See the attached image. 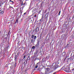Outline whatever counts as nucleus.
Here are the masks:
<instances>
[{
	"mask_svg": "<svg viewBox=\"0 0 74 74\" xmlns=\"http://www.w3.org/2000/svg\"><path fill=\"white\" fill-rule=\"evenodd\" d=\"M22 49H25V48H24V47H22Z\"/></svg>",
	"mask_w": 74,
	"mask_h": 74,
	"instance_id": "393cba45",
	"label": "nucleus"
},
{
	"mask_svg": "<svg viewBox=\"0 0 74 74\" xmlns=\"http://www.w3.org/2000/svg\"><path fill=\"white\" fill-rule=\"evenodd\" d=\"M31 74H32V73H31Z\"/></svg>",
	"mask_w": 74,
	"mask_h": 74,
	"instance_id": "a19ab883",
	"label": "nucleus"
},
{
	"mask_svg": "<svg viewBox=\"0 0 74 74\" xmlns=\"http://www.w3.org/2000/svg\"><path fill=\"white\" fill-rule=\"evenodd\" d=\"M4 13V11L3 10H0V14H3Z\"/></svg>",
	"mask_w": 74,
	"mask_h": 74,
	"instance_id": "7ed1b4c3",
	"label": "nucleus"
},
{
	"mask_svg": "<svg viewBox=\"0 0 74 74\" xmlns=\"http://www.w3.org/2000/svg\"><path fill=\"white\" fill-rule=\"evenodd\" d=\"M26 58V55H25L24 56V58Z\"/></svg>",
	"mask_w": 74,
	"mask_h": 74,
	"instance_id": "b1692460",
	"label": "nucleus"
},
{
	"mask_svg": "<svg viewBox=\"0 0 74 74\" xmlns=\"http://www.w3.org/2000/svg\"><path fill=\"white\" fill-rule=\"evenodd\" d=\"M32 49H34V48H35V46H33L32 47Z\"/></svg>",
	"mask_w": 74,
	"mask_h": 74,
	"instance_id": "2eb2a0df",
	"label": "nucleus"
},
{
	"mask_svg": "<svg viewBox=\"0 0 74 74\" xmlns=\"http://www.w3.org/2000/svg\"><path fill=\"white\" fill-rule=\"evenodd\" d=\"M28 60H29V59H28Z\"/></svg>",
	"mask_w": 74,
	"mask_h": 74,
	"instance_id": "58836bf2",
	"label": "nucleus"
},
{
	"mask_svg": "<svg viewBox=\"0 0 74 74\" xmlns=\"http://www.w3.org/2000/svg\"><path fill=\"white\" fill-rule=\"evenodd\" d=\"M2 4H3V3H2L1 4V2H0V7L1 6V5H2Z\"/></svg>",
	"mask_w": 74,
	"mask_h": 74,
	"instance_id": "9b49d317",
	"label": "nucleus"
},
{
	"mask_svg": "<svg viewBox=\"0 0 74 74\" xmlns=\"http://www.w3.org/2000/svg\"><path fill=\"white\" fill-rule=\"evenodd\" d=\"M38 29V28L37 27V28H36V29Z\"/></svg>",
	"mask_w": 74,
	"mask_h": 74,
	"instance_id": "473e14b6",
	"label": "nucleus"
},
{
	"mask_svg": "<svg viewBox=\"0 0 74 74\" xmlns=\"http://www.w3.org/2000/svg\"><path fill=\"white\" fill-rule=\"evenodd\" d=\"M18 56H17L16 55H15L14 56V60H15V62H16V61L17 60H18Z\"/></svg>",
	"mask_w": 74,
	"mask_h": 74,
	"instance_id": "f257e3e1",
	"label": "nucleus"
},
{
	"mask_svg": "<svg viewBox=\"0 0 74 74\" xmlns=\"http://www.w3.org/2000/svg\"><path fill=\"white\" fill-rule=\"evenodd\" d=\"M37 67H38V65H36L35 66V69H37Z\"/></svg>",
	"mask_w": 74,
	"mask_h": 74,
	"instance_id": "6ab92c4d",
	"label": "nucleus"
},
{
	"mask_svg": "<svg viewBox=\"0 0 74 74\" xmlns=\"http://www.w3.org/2000/svg\"><path fill=\"white\" fill-rule=\"evenodd\" d=\"M65 71L66 73H69V70H65Z\"/></svg>",
	"mask_w": 74,
	"mask_h": 74,
	"instance_id": "f8f14e48",
	"label": "nucleus"
},
{
	"mask_svg": "<svg viewBox=\"0 0 74 74\" xmlns=\"http://www.w3.org/2000/svg\"><path fill=\"white\" fill-rule=\"evenodd\" d=\"M15 67L16 66V62H15Z\"/></svg>",
	"mask_w": 74,
	"mask_h": 74,
	"instance_id": "4be33fe9",
	"label": "nucleus"
},
{
	"mask_svg": "<svg viewBox=\"0 0 74 74\" xmlns=\"http://www.w3.org/2000/svg\"><path fill=\"white\" fill-rule=\"evenodd\" d=\"M20 53H19V52L17 53V55H18V56L19 55V54Z\"/></svg>",
	"mask_w": 74,
	"mask_h": 74,
	"instance_id": "dca6fc26",
	"label": "nucleus"
},
{
	"mask_svg": "<svg viewBox=\"0 0 74 74\" xmlns=\"http://www.w3.org/2000/svg\"><path fill=\"white\" fill-rule=\"evenodd\" d=\"M38 71H39V72L41 71V69L40 68H39L38 69H37Z\"/></svg>",
	"mask_w": 74,
	"mask_h": 74,
	"instance_id": "1a4fd4ad",
	"label": "nucleus"
},
{
	"mask_svg": "<svg viewBox=\"0 0 74 74\" xmlns=\"http://www.w3.org/2000/svg\"><path fill=\"white\" fill-rule=\"evenodd\" d=\"M28 58H29V57H28V58H27V59H28Z\"/></svg>",
	"mask_w": 74,
	"mask_h": 74,
	"instance_id": "f704fd0d",
	"label": "nucleus"
},
{
	"mask_svg": "<svg viewBox=\"0 0 74 74\" xmlns=\"http://www.w3.org/2000/svg\"><path fill=\"white\" fill-rule=\"evenodd\" d=\"M31 41L32 43H33V39H31Z\"/></svg>",
	"mask_w": 74,
	"mask_h": 74,
	"instance_id": "4468645a",
	"label": "nucleus"
},
{
	"mask_svg": "<svg viewBox=\"0 0 74 74\" xmlns=\"http://www.w3.org/2000/svg\"><path fill=\"white\" fill-rule=\"evenodd\" d=\"M60 12H61L60 11H59V14H58V15H60Z\"/></svg>",
	"mask_w": 74,
	"mask_h": 74,
	"instance_id": "aec40b11",
	"label": "nucleus"
},
{
	"mask_svg": "<svg viewBox=\"0 0 74 74\" xmlns=\"http://www.w3.org/2000/svg\"><path fill=\"white\" fill-rule=\"evenodd\" d=\"M41 20L40 19V21H41Z\"/></svg>",
	"mask_w": 74,
	"mask_h": 74,
	"instance_id": "e433bc0d",
	"label": "nucleus"
},
{
	"mask_svg": "<svg viewBox=\"0 0 74 74\" xmlns=\"http://www.w3.org/2000/svg\"><path fill=\"white\" fill-rule=\"evenodd\" d=\"M9 8H13V7H12L10 6Z\"/></svg>",
	"mask_w": 74,
	"mask_h": 74,
	"instance_id": "5701e85b",
	"label": "nucleus"
},
{
	"mask_svg": "<svg viewBox=\"0 0 74 74\" xmlns=\"http://www.w3.org/2000/svg\"><path fill=\"white\" fill-rule=\"evenodd\" d=\"M25 62H26V60H25V62L24 63V64H25Z\"/></svg>",
	"mask_w": 74,
	"mask_h": 74,
	"instance_id": "cd10ccee",
	"label": "nucleus"
},
{
	"mask_svg": "<svg viewBox=\"0 0 74 74\" xmlns=\"http://www.w3.org/2000/svg\"><path fill=\"white\" fill-rule=\"evenodd\" d=\"M34 35H33L31 37L33 39H34Z\"/></svg>",
	"mask_w": 74,
	"mask_h": 74,
	"instance_id": "423d86ee",
	"label": "nucleus"
},
{
	"mask_svg": "<svg viewBox=\"0 0 74 74\" xmlns=\"http://www.w3.org/2000/svg\"><path fill=\"white\" fill-rule=\"evenodd\" d=\"M35 70H36V69H35V68H34V71Z\"/></svg>",
	"mask_w": 74,
	"mask_h": 74,
	"instance_id": "c756f323",
	"label": "nucleus"
},
{
	"mask_svg": "<svg viewBox=\"0 0 74 74\" xmlns=\"http://www.w3.org/2000/svg\"><path fill=\"white\" fill-rule=\"evenodd\" d=\"M16 23H18V20H16Z\"/></svg>",
	"mask_w": 74,
	"mask_h": 74,
	"instance_id": "a211bd4d",
	"label": "nucleus"
},
{
	"mask_svg": "<svg viewBox=\"0 0 74 74\" xmlns=\"http://www.w3.org/2000/svg\"><path fill=\"white\" fill-rule=\"evenodd\" d=\"M39 62H38L37 63V64H38V63H39Z\"/></svg>",
	"mask_w": 74,
	"mask_h": 74,
	"instance_id": "2f4dec72",
	"label": "nucleus"
},
{
	"mask_svg": "<svg viewBox=\"0 0 74 74\" xmlns=\"http://www.w3.org/2000/svg\"><path fill=\"white\" fill-rule=\"evenodd\" d=\"M25 14H26V13H25L24 14V15H25Z\"/></svg>",
	"mask_w": 74,
	"mask_h": 74,
	"instance_id": "c85d7f7f",
	"label": "nucleus"
},
{
	"mask_svg": "<svg viewBox=\"0 0 74 74\" xmlns=\"http://www.w3.org/2000/svg\"><path fill=\"white\" fill-rule=\"evenodd\" d=\"M25 3H23V5H25Z\"/></svg>",
	"mask_w": 74,
	"mask_h": 74,
	"instance_id": "7c9ffc66",
	"label": "nucleus"
},
{
	"mask_svg": "<svg viewBox=\"0 0 74 74\" xmlns=\"http://www.w3.org/2000/svg\"><path fill=\"white\" fill-rule=\"evenodd\" d=\"M45 73V74H49V72L47 71H46Z\"/></svg>",
	"mask_w": 74,
	"mask_h": 74,
	"instance_id": "20e7f679",
	"label": "nucleus"
},
{
	"mask_svg": "<svg viewBox=\"0 0 74 74\" xmlns=\"http://www.w3.org/2000/svg\"><path fill=\"white\" fill-rule=\"evenodd\" d=\"M23 2H22L21 5H23Z\"/></svg>",
	"mask_w": 74,
	"mask_h": 74,
	"instance_id": "a878e982",
	"label": "nucleus"
},
{
	"mask_svg": "<svg viewBox=\"0 0 74 74\" xmlns=\"http://www.w3.org/2000/svg\"><path fill=\"white\" fill-rule=\"evenodd\" d=\"M56 64V63H53L52 65V66H55Z\"/></svg>",
	"mask_w": 74,
	"mask_h": 74,
	"instance_id": "0eeeda50",
	"label": "nucleus"
},
{
	"mask_svg": "<svg viewBox=\"0 0 74 74\" xmlns=\"http://www.w3.org/2000/svg\"><path fill=\"white\" fill-rule=\"evenodd\" d=\"M34 17L36 18V16H37V14H35L34 16Z\"/></svg>",
	"mask_w": 74,
	"mask_h": 74,
	"instance_id": "412c9836",
	"label": "nucleus"
},
{
	"mask_svg": "<svg viewBox=\"0 0 74 74\" xmlns=\"http://www.w3.org/2000/svg\"><path fill=\"white\" fill-rule=\"evenodd\" d=\"M69 45V44H68V45Z\"/></svg>",
	"mask_w": 74,
	"mask_h": 74,
	"instance_id": "72a5a7b5",
	"label": "nucleus"
},
{
	"mask_svg": "<svg viewBox=\"0 0 74 74\" xmlns=\"http://www.w3.org/2000/svg\"><path fill=\"white\" fill-rule=\"evenodd\" d=\"M56 74V72H55L54 73H53V74Z\"/></svg>",
	"mask_w": 74,
	"mask_h": 74,
	"instance_id": "bb28decb",
	"label": "nucleus"
},
{
	"mask_svg": "<svg viewBox=\"0 0 74 74\" xmlns=\"http://www.w3.org/2000/svg\"><path fill=\"white\" fill-rule=\"evenodd\" d=\"M36 31H37V30H36Z\"/></svg>",
	"mask_w": 74,
	"mask_h": 74,
	"instance_id": "4c0bfd02",
	"label": "nucleus"
},
{
	"mask_svg": "<svg viewBox=\"0 0 74 74\" xmlns=\"http://www.w3.org/2000/svg\"><path fill=\"white\" fill-rule=\"evenodd\" d=\"M9 27L10 28L12 27V26L11 25H9Z\"/></svg>",
	"mask_w": 74,
	"mask_h": 74,
	"instance_id": "f3484780",
	"label": "nucleus"
},
{
	"mask_svg": "<svg viewBox=\"0 0 74 74\" xmlns=\"http://www.w3.org/2000/svg\"><path fill=\"white\" fill-rule=\"evenodd\" d=\"M46 70H47V71H49V68H47L46 69Z\"/></svg>",
	"mask_w": 74,
	"mask_h": 74,
	"instance_id": "9d476101",
	"label": "nucleus"
},
{
	"mask_svg": "<svg viewBox=\"0 0 74 74\" xmlns=\"http://www.w3.org/2000/svg\"><path fill=\"white\" fill-rule=\"evenodd\" d=\"M58 66H59L58 65H56V66L54 67V70H55V69H57V68H58Z\"/></svg>",
	"mask_w": 74,
	"mask_h": 74,
	"instance_id": "f03ea898",
	"label": "nucleus"
},
{
	"mask_svg": "<svg viewBox=\"0 0 74 74\" xmlns=\"http://www.w3.org/2000/svg\"><path fill=\"white\" fill-rule=\"evenodd\" d=\"M36 37H37V36H34V40H36Z\"/></svg>",
	"mask_w": 74,
	"mask_h": 74,
	"instance_id": "ddd939ff",
	"label": "nucleus"
},
{
	"mask_svg": "<svg viewBox=\"0 0 74 74\" xmlns=\"http://www.w3.org/2000/svg\"><path fill=\"white\" fill-rule=\"evenodd\" d=\"M9 2H12V3H14V0H10Z\"/></svg>",
	"mask_w": 74,
	"mask_h": 74,
	"instance_id": "39448f33",
	"label": "nucleus"
},
{
	"mask_svg": "<svg viewBox=\"0 0 74 74\" xmlns=\"http://www.w3.org/2000/svg\"><path fill=\"white\" fill-rule=\"evenodd\" d=\"M26 62H27V61H26Z\"/></svg>",
	"mask_w": 74,
	"mask_h": 74,
	"instance_id": "ea45409f",
	"label": "nucleus"
},
{
	"mask_svg": "<svg viewBox=\"0 0 74 74\" xmlns=\"http://www.w3.org/2000/svg\"><path fill=\"white\" fill-rule=\"evenodd\" d=\"M31 21H32V20H31Z\"/></svg>",
	"mask_w": 74,
	"mask_h": 74,
	"instance_id": "c9c22d12",
	"label": "nucleus"
},
{
	"mask_svg": "<svg viewBox=\"0 0 74 74\" xmlns=\"http://www.w3.org/2000/svg\"><path fill=\"white\" fill-rule=\"evenodd\" d=\"M38 46V42L37 44L35 45V47H37Z\"/></svg>",
	"mask_w": 74,
	"mask_h": 74,
	"instance_id": "6e6552de",
	"label": "nucleus"
}]
</instances>
